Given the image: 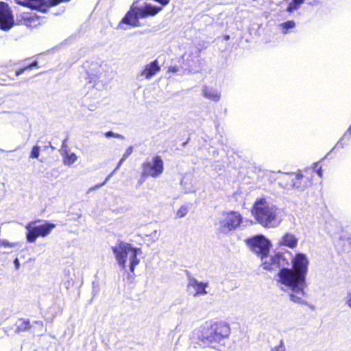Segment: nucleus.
Listing matches in <instances>:
<instances>
[{"label": "nucleus", "instance_id": "1", "mask_svg": "<svg viewBox=\"0 0 351 351\" xmlns=\"http://www.w3.org/2000/svg\"><path fill=\"white\" fill-rule=\"evenodd\" d=\"M291 256V268H282L276 275V280L281 290L289 293L291 301L298 304L304 302L306 276L308 272L310 260L307 254L302 252Z\"/></svg>", "mask_w": 351, "mask_h": 351}, {"label": "nucleus", "instance_id": "2", "mask_svg": "<svg viewBox=\"0 0 351 351\" xmlns=\"http://www.w3.org/2000/svg\"><path fill=\"white\" fill-rule=\"evenodd\" d=\"M230 327L224 322H206L197 330L196 335L200 342L207 347L219 350L224 340L230 335Z\"/></svg>", "mask_w": 351, "mask_h": 351}, {"label": "nucleus", "instance_id": "3", "mask_svg": "<svg viewBox=\"0 0 351 351\" xmlns=\"http://www.w3.org/2000/svg\"><path fill=\"white\" fill-rule=\"evenodd\" d=\"M252 214L263 227L275 228L282 221L280 210L265 198H258L254 202Z\"/></svg>", "mask_w": 351, "mask_h": 351}, {"label": "nucleus", "instance_id": "4", "mask_svg": "<svg viewBox=\"0 0 351 351\" xmlns=\"http://www.w3.org/2000/svg\"><path fill=\"white\" fill-rule=\"evenodd\" d=\"M112 252L119 267L125 271L128 268L130 272H133L135 267L139 264L140 260L137 256L142 254L141 248L134 247L132 244L125 242H120L112 247Z\"/></svg>", "mask_w": 351, "mask_h": 351}, {"label": "nucleus", "instance_id": "5", "mask_svg": "<svg viewBox=\"0 0 351 351\" xmlns=\"http://www.w3.org/2000/svg\"><path fill=\"white\" fill-rule=\"evenodd\" d=\"M243 222V217L238 211H223L216 219L215 226L219 234L230 235L237 230Z\"/></svg>", "mask_w": 351, "mask_h": 351}, {"label": "nucleus", "instance_id": "6", "mask_svg": "<svg viewBox=\"0 0 351 351\" xmlns=\"http://www.w3.org/2000/svg\"><path fill=\"white\" fill-rule=\"evenodd\" d=\"M162 10L161 7H157L151 4H146L144 7L138 8L132 5L130 10L122 19L119 27L122 28V24L132 26H139V19H143L148 16H154Z\"/></svg>", "mask_w": 351, "mask_h": 351}, {"label": "nucleus", "instance_id": "7", "mask_svg": "<svg viewBox=\"0 0 351 351\" xmlns=\"http://www.w3.org/2000/svg\"><path fill=\"white\" fill-rule=\"evenodd\" d=\"M36 222L37 221H31L25 226V229L27 230L26 239L29 243H34L39 237L48 236L56 227V225L51 222L45 221L43 224L36 225Z\"/></svg>", "mask_w": 351, "mask_h": 351}, {"label": "nucleus", "instance_id": "8", "mask_svg": "<svg viewBox=\"0 0 351 351\" xmlns=\"http://www.w3.org/2000/svg\"><path fill=\"white\" fill-rule=\"evenodd\" d=\"M247 244L252 251L261 257L262 263L268 258L271 243L264 235L259 234L248 239Z\"/></svg>", "mask_w": 351, "mask_h": 351}, {"label": "nucleus", "instance_id": "9", "mask_svg": "<svg viewBox=\"0 0 351 351\" xmlns=\"http://www.w3.org/2000/svg\"><path fill=\"white\" fill-rule=\"evenodd\" d=\"M142 176L144 177L158 178L164 171V162L159 156H155L147 160L142 165Z\"/></svg>", "mask_w": 351, "mask_h": 351}, {"label": "nucleus", "instance_id": "10", "mask_svg": "<svg viewBox=\"0 0 351 351\" xmlns=\"http://www.w3.org/2000/svg\"><path fill=\"white\" fill-rule=\"evenodd\" d=\"M285 187L287 189H304L311 184L309 178H306L301 173L284 174Z\"/></svg>", "mask_w": 351, "mask_h": 351}, {"label": "nucleus", "instance_id": "11", "mask_svg": "<svg viewBox=\"0 0 351 351\" xmlns=\"http://www.w3.org/2000/svg\"><path fill=\"white\" fill-rule=\"evenodd\" d=\"M289 264V259L285 257V253L277 252L274 256H268L267 260L263 261L262 266L267 270H273L276 267L287 268L285 266Z\"/></svg>", "mask_w": 351, "mask_h": 351}, {"label": "nucleus", "instance_id": "12", "mask_svg": "<svg viewBox=\"0 0 351 351\" xmlns=\"http://www.w3.org/2000/svg\"><path fill=\"white\" fill-rule=\"evenodd\" d=\"M209 284L207 282L198 281L196 278L189 277L187 282L188 293L194 296L204 295L208 293L207 289Z\"/></svg>", "mask_w": 351, "mask_h": 351}, {"label": "nucleus", "instance_id": "13", "mask_svg": "<svg viewBox=\"0 0 351 351\" xmlns=\"http://www.w3.org/2000/svg\"><path fill=\"white\" fill-rule=\"evenodd\" d=\"M14 25V16L6 3L0 2V29L8 31Z\"/></svg>", "mask_w": 351, "mask_h": 351}, {"label": "nucleus", "instance_id": "14", "mask_svg": "<svg viewBox=\"0 0 351 351\" xmlns=\"http://www.w3.org/2000/svg\"><path fill=\"white\" fill-rule=\"evenodd\" d=\"M299 239L295 234L290 232H286L278 239L277 245L279 247H287L295 250L298 247Z\"/></svg>", "mask_w": 351, "mask_h": 351}, {"label": "nucleus", "instance_id": "15", "mask_svg": "<svg viewBox=\"0 0 351 351\" xmlns=\"http://www.w3.org/2000/svg\"><path fill=\"white\" fill-rule=\"evenodd\" d=\"M160 70L158 61L155 60L145 65L143 69L138 73V78L140 80H149Z\"/></svg>", "mask_w": 351, "mask_h": 351}, {"label": "nucleus", "instance_id": "16", "mask_svg": "<svg viewBox=\"0 0 351 351\" xmlns=\"http://www.w3.org/2000/svg\"><path fill=\"white\" fill-rule=\"evenodd\" d=\"M202 94L204 97L214 102H218L221 99V91L213 86H203Z\"/></svg>", "mask_w": 351, "mask_h": 351}, {"label": "nucleus", "instance_id": "17", "mask_svg": "<svg viewBox=\"0 0 351 351\" xmlns=\"http://www.w3.org/2000/svg\"><path fill=\"white\" fill-rule=\"evenodd\" d=\"M61 152L62 161L64 165L71 166L77 161V155L75 153L71 152L64 143H63L62 145Z\"/></svg>", "mask_w": 351, "mask_h": 351}, {"label": "nucleus", "instance_id": "18", "mask_svg": "<svg viewBox=\"0 0 351 351\" xmlns=\"http://www.w3.org/2000/svg\"><path fill=\"white\" fill-rule=\"evenodd\" d=\"M16 2L21 5L30 8L32 9L39 10L43 12L46 11V5L43 0H15Z\"/></svg>", "mask_w": 351, "mask_h": 351}, {"label": "nucleus", "instance_id": "19", "mask_svg": "<svg viewBox=\"0 0 351 351\" xmlns=\"http://www.w3.org/2000/svg\"><path fill=\"white\" fill-rule=\"evenodd\" d=\"M105 69L104 67L100 66L99 70L95 73L92 72L89 75L90 78V82L93 81L95 82L97 80L103 83H106L108 80V77L106 75V73H104Z\"/></svg>", "mask_w": 351, "mask_h": 351}, {"label": "nucleus", "instance_id": "20", "mask_svg": "<svg viewBox=\"0 0 351 351\" xmlns=\"http://www.w3.org/2000/svg\"><path fill=\"white\" fill-rule=\"evenodd\" d=\"M295 27V23L293 21H289L279 25V29L283 34L289 33L290 29Z\"/></svg>", "mask_w": 351, "mask_h": 351}, {"label": "nucleus", "instance_id": "21", "mask_svg": "<svg viewBox=\"0 0 351 351\" xmlns=\"http://www.w3.org/2000/svg\"><path fill=\"white\" fill-rule=\"evenodd\" d=\"M304 1V0H291L287 6V11L291 13L298 10Z\"/></svg>", "mask_w": 351, "mask_h": 351}, {"label": "nucleus", "instance_id": "22", "mask_svg": "<svg viewBox=\"0 0 351 351\" xmlns=\"http://www.w3.org/2000/svg\"><path fill=\"white\" fill-rule=\"evenodd\" d=\"M188 213V207L185 205H183L180 207L176 213V216L178 218H182L186 215Z\"/></svg>", "mask_w": 351, "mask_h": 351}, {"label": "nucleus", "instance_id": "23", "mask_svg": "<svg viewBox=\"0 0 351 351\" xmlns=\"http://www.w3.org/2000/svg\"><path fill=\"white\" fill-rule=\"evenodd\" d=\"M18 245V243L16 242L12 243L5 239H0V246L4 247L12 248L15 247Z\"/></svg>", "mask_w": 351, "mask_h": 351}, {"label": "nucleus", "instance_id": "24", "mask_svg": "<svg viewBox=\"0 0 351 351\" xmlns=\"http://www.w3.org/2000/svg\"><path fill=\"white\" fill-rule=\"evenodd\" d=\"M30 326L29 322L28 320H21L20 324L17 326L19 331H24L28 329Z\"/></svg>", "mask_w": 351, "mask_h": 351}, {"label": "nucleus", "instance_id": "25", "mask_svg": "<svg viewBox=\"0 0 351 351\" xmlns=\"http://www.w3.org/2000/svg\"><path fill=\"white\" fill-rule=\"evenodd\" d=\"M40 154V147L38 145H35L32 149L31 153H30V158H38L39 157Z\"/></svg>", "mask_w": 351, "mask_h": 351}, {"label": "nucleus", "instance_id": "26", "mask_svg": "<svg viewBox=\"0 0 351 351\" xmlns=\"http://www.w3.org/2000/svg\"><path fill=\"white\" fill-rule=\"evenodd\" d=\"M104 136L106 138L114 137V138H117L124 139V136L123 135L114 133L112 131H108V132H105Z\"/></svg>", "mask_w": 351, "mask_h": 351}, {"label": "nucleus", "instance_id": "27", "mask_svg": "<svg viewBox=\"0 0 351 351\" xmlns=\"http://www.w3.org/2000/svg\"><path fill=\"white\" fill-rule=\"evenodd\" d=\"M313 170L316 171L317 174L322 178V167L319 166L318 163H315L313 165Z\"/></svg>", "mask_w": 351, "mask_h": 351}, {"label": "nucleus", "instance_id": "28", "mask_svg": "<svg viewBox=\"0 0 351 351\" xmlns=\"http://www.w3.org/2000/svg\"><path fill=\"white\" fill-rule=\"evenodd\" d=\"M133 152V147L132 146H130L129 147H128V149L125 150V153L123 154L122 158L123 159H126L127 158H128L131 154Z\"/></svg>", "mask_w": 351, "mask_h": 351}, {"label": "nucleus", "instance_id": "29", "mask_svg": "<svg viewBox=\"0 0 351 351\" xmlns=\"http://www.w3.org/2000/svg\"><path fill=\"white\" fill-rule=\"evenodd\" d=\"M271 351H286V349L282 342H280L278 346L273 348Z\"/></svg>", "mask_w": 351, "mask_h": 351}, {"label": "nucleus", "instance_id": "30", "mask_svg": "<svg viewBox=\"0 0 351 351\" xmlns=\"http://www.w3.org/2000/svg\"><path fill=\"white\" fill-rule=\"evenodd\" d=\"M114 173V171H112L110 175H108V176H107V178H106V180H105V181H104V182H102V183H101V184H97V185H96L93 189H97V188H99V187H101V186H104V184H105L108 181V180H109V179H110V178L112 176V174H113Z\"/></svg>", "mask_w": 351, "mask_h": 351}, {"label": "nucleus", "instance_id": "31", "mask_svg": "<svg viewBox=\"0 0 351 351\" xmlns=\"http://www.w3.org/2000/svg\"><path fill=\"white\" fill-rule=\"evenodd\" d=\"M179 71V67L177 66H171L169 67L168 71L171 73H176Z\"/></svg>", "mask_w": 351, "mask_h": 351}, {"label": "nucleus", "instance_id": "32", "mask_svg": "<svg viewBox=\"0 0 351 351\" xmlns=\"http://www.w3.org/2000/svg\"><path fill=\"white\" fill-rule=\"evenodd\" d=\"M125 160V159H123V158H121V159L119 160V162H118L117 164V166L116 167V168L114 169V172H115L116 171H117L119 167H121V165H122V163L123 162V161Z\"/></svg>", "mask_w": 351, "mask_h": 351}, {"label": "nucleus", "instance_id": "33", "mask_svg": "<svg viewBox=\"0 0 351 351\" xmlns=\"http://www.w3.org/2000/svg\"><path fill=\"white\" fill-rule=\"evenodd\" d=\"M37 64H38V62L36 61H34L32 64H30L28 66H25V68H27V69H30L37 66Z\"/></svg>", "mask_w": 351, "mask_h": 351}, {"label": "nucleus", "instance_id": "34", "mask_svg": "<svg viewBox=\"0 0 351 351\" xmlns=\"http://www.w3.org/2000/svg\"><path fill=\"white\" fill-rule=\"evenodd\" d=\"M26 70H27V68H25V67H24V68H23V69H19V70H17V71H16V75L17 76H19V75H21V74H22L25 71H26Z\"/></svg>", "mask_w": 351, "mask_h": 351}, {"label": "nucleus", "instance_id": "35", "mask_svg": "<svg viewBox=\"0 0 351 351\" xmlns=\"http://www.w3.org/2000/svg\"><path fill=\"white\" fill-rule=\"evenodd\" d=\"M14 264L16 267V269H19V266H20V263H19V261L18 259V258H16L14 261Z\"/></svg>", "mask_w": 351, "mask_h": 351}, {"label": "nucleus", "instance_id": "36", "mask_svg": "<svg viewBox=\"0 0 351 351\" xmlns=\"http://www.w3.org/2000/svg\"><path fill=\"white\" fill-rule=\"evenodd\" d=\"M346 304L351 308V298L347 300Z\"/></svg>", "mask_w": 351, "mask_h": 351}, {"label": "nucleus", "instance_id": "37", "mask_svg": "<svg viewBox=\"0 0 351 351\" xmlns=\"http://www.w3.org/2000/svg\"><path fill=\"white\" fill-rule=\"evenodd\" d=\"M194 191H195L194 189H186L185 190L186 193H191V192H194Z\"/></svg>", "mask_w": 351, "mask_h": 351}]
</instances>
